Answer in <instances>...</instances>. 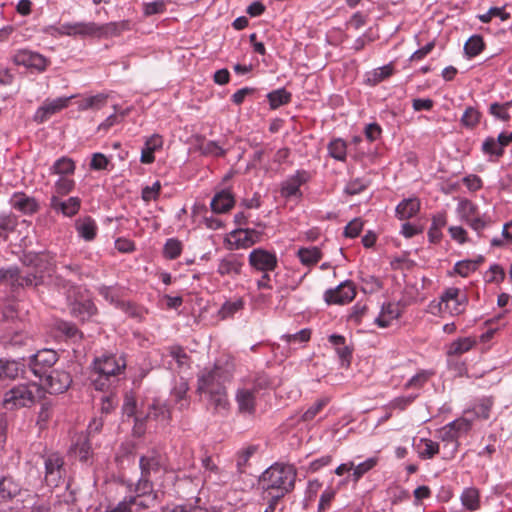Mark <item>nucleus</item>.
Masks as SVG:
<instances>
[{
    "label": "nucleus",
    "mask_w": 512,
    "mask_h": 512,
    "mask_svg": "<svg viewBox=\"0 0 512 512\" xmlns=\"http://www.w3.org/2000/svg\"><path fill=\"white\" fill-rule=\"evenodd\" d=\"M115 379L103 375L102 373H96L93 370L91 375V383L96 390L105 391L114 382Z\"/></svg>",
    "instance_id": "47"
},
{
    "label": "nucleus",
    "mask_w": 512,
    "mask_h": 512,
    "mask_svg": "<svg viewBox=\"0 0 512 512\" xmlns=\"http://www.w3.org/2000/svg\"><path fill=\"white\" fill-rule=\"evenodd\" d=\"M80 203L78 197H70L66 201H62L57 195H53L50 199V207L67 217L77 214L80 209Z\"/></svg>",
    "instance_id": "17"
},
{
    "label": "nucleus",
    "mask_w": 512,
    "mask_h": 512,
    "mask_svg": "<svg viewBox=\"0 0 512 512\" xmlns=\"http://www.w3.org/2000/svg\"><path fill=\"white\" fill-rule=\"evenodd\" d=\"M468 303V297L459 288L450 287L441 295L440 309L448 310L453 315L461 314Z\"/></svg>",
    "instance_id": "6"
},
{
    "label": "nucleus",
    "mask_w": 512,
    "mask_h": 512,
    "mask_svg": "<svg viewBox=\"0 0 512 512\" xmlns=\"http://www.w3.org/2000/svg\"><path fill=\"white\" fill-rule=\"evenodd\" d=\"M377 464L376 458H369L366 461L358 464L357 466L354 465L353 470V480L357 482L365 473H367L369 470H371L375 465Z\"/></svg>",
    "instance_id": "49"
},
{
    "label": "nucleus",
    "mask_w": 512,
    "mask_h": 512,
    "mask_svg": "<svg viewBox=\"0 0 512 512\" xmlns=\"http://www.w3.org/2000/svg\"><path fill=\"white\" fill-rule=\"evenodd\" d=\"M400 316V311L397 305L387 303L382 306L380 314L375 318V323L381 327L386 328L390 325L391 321Z\"/></svg>",
    "instance_id": "24"
},
{
    "label": "nucleus",
    "mask_w": 512,
    "mask_h": 512,
    "mask_svg": "<svg viewBox=\"0 0 512 512\" xmlns=\"http://www.w3.org/2000/svg\"><path fill=\"white\" fill-rule=\"evenodd\" d=\"M234 370L230 359L225 362L217 360L211 370H205L198 378L197 391L205 394L207 403L215 413H227L230 407L228 395L223 381L227 380Z\"/></svg>",
    "instance_id": "1"
},
{
    "label": "nucleus",
    "mask_w": 512,
    "mask_h": 512,
    "mask_svg": "<svg viewBox=\"0 0 512 512\" xmlns=\"http://www.w3.org/2000/svg\"><path fill=\"white\" fill-rule=\"evenodd\" d=\"M170 411L163 405L153 404L149 412L147 414V418H154L156 420H161L163 422H168L170 420Z\"/></svg>",
    "instance_id": "50"
},
{
    "label": "nucleus",
    "mask_w": 512,
    "mask_h": 512,
    "mask_svg": "<svg viewBox=\"0 0 512 512\" xmlns=\"http://www.w3.org/2000/svg\"><path fill=\"white\" fill-rule=\"evenodd\" d=\"M75 182L67 177H60L55 183V193L60 196L68 194L74 188Z\"/></svg>",
    "instance_id": "56"
},
{
    "label": "nucleus",
    "mask_w": 512,
    "mask_h": 512,
    "mask_svg": "<svg viewBox=\"0 0 512 512\" xmlns=\"http://www.w3.org/2000/svg\"><path fill=\"white\" fill-rule=\"evenodd\" d=\"M493 406L492 398L486 397L479 400V402L474 406L473 412L478 418L488 419L490 416V411Z\"/></svg>",
    "instance_id": "42"
},
{
    "label": "nucleus",
    "mask_w": 512,
    "mask_h": 512,
    "mask_svg": "<svg viewBox=\"0 0 512 512\" xmlns=\"http://www.w3.org/2000/svg\"><path fill=\"white\" fill-rule=\"evenodd\" d=\"M461 501L465 508L470 511H476L480 507L479 491L476 488H466L462 495Z\"/></svg>",
    "instance_id": "31"
},
{
    "label": "nucleus",
    "mask_w": 512,
    "mask_h": 512,
    "mask_svg": "<svg viewBox=\"0 0 512 512\" xmlns=\"http://www.w3.org/2000/svg\"><path fill=\"white\" fill-rule=\"evenodd\" d=\"M126 23H116L111 22L104 25H98L96 24V31L94 36L96 37H102V36H109V35H117L122 29H125Z\"/></svg>",
    "instance_id": "36"
},
{
    "label": "nucleus",
    "mask_w": 512,
    "mask_h": 512,
    "mask_svg": "<svg viewBox=\"0 0 512 512\" xmlns=\"http://www.w3.org/2000/svg\"><path fill=\"white\" fill-rule=\"evenodd\" d=\"M21 492V486L12 477L5 476L0 480V496L4 500H12Z\"/></svg>",
    "instance_id": "25"
},
{
    "label": "nucleus",
    "mask_w": 512,
    "mask_h": 512,
    "mask_svg": "<svg viewBox=\"0 0 512 512\" xmlns=\"http://www.w3.org/2000/svg\"><path fill=\"white\" fill-rule=\"evenodd\" d=\"M242 265V262L235 255H230L220 261L217 272L222 276L234 277L240 274Z\"/></svg>",
    "instance_id": "23"
},
{
    "label": "nucleus",
    "mask_w": 512,
    "mask_h": 512,
    "mask_svg": "<svg viewBox=\"0 0 512 512\" xmlns=\"http://www.w3.org/2000/svg\"><path fill=\"white\" fill-rule=\"evenodd\" d=\"M183 249L182 242L176 238H170L166 241L163 254L167 259H176L181 255Z\"/></svg>",
    "instance_id": "38"
},
{
    "label": "nucleus",
    "mask_w": 512,
    "mask_h": 512,
    "mask_svg": "<svg viewBox=\"0 0 512 512\" xmlns=\"http://www.w3.org/2000/svg\"><path fill=\"white\" fill-rule=\"evenodd\" d=\"M479 120L480 113L472 107H468L461 118L462 124L470 128L476 126Z\"/></svg>",
    "instance_id": "55"
},
{
    "label": "nucleus",
    "mask_w": 512,
    "mask_h": 512,
    "mask_svg": "<svg viewBox=\"0 0 512 512\" xmlns=\"http://www.w3.org/2000/svg\"><path fill=\"white\" fill-rule=\"evenodd\" d=\"M392 72L393 68L390 65H385L383 67L375 69L372 73H370L367 78V81L371 85H376L383 81L384 79L388 78L390 75H392Z\"/></svg>",
    "instance_id": "46"
},
{
    "label": "nucleus",
    "mask_w": 512,
    "mask_h": 512,
    "mask_svg": "<svg viewBox=\"0 0 512 512\" xmlns=\"http://www.w3.org/2000/svg\"><path fill=\"white\" fill-rule=\"evenodd\" d=\"M169 355L177 362L179 367L188 366L189 356L181 346L170 347Z\"/></svg>",
    "instance_id": "52"
},
{
    "label": "nucleus",
    "mask_w": 512,
    "mask_h": 512,
    "mask_svg": "<svg viewBox=\"0 0 512 512\" xmlns=\"http://www.w3.org/2000/svg\"><path fill=\"white\" fill-rule=\"evenodd\" d=\"M363 229V222L360 218L350 221L344 229V235L349 238L357 237Z\"/></svg>",
    "instance_id": "57"
},
{
    "label": "nucleus",
    "mask_w": 512,
    "mask_h": 512,
    "mask_svg": "<svg viewBox=\"0 0 512 512\" xmlns=\"http://www.w3.org/2000/svg\"><path fill=\"white\" fill-rule=\"evenodd\" d=\"M270 107L277 109L282 105L288 104L291 100V93L284 88L274 90L267 95Z\"/></svg>",
    "instance_id": "32"
},
{
    "label": "nucleus",
    "mask_w": 512,
    "mask_h": 512,
    "mask_svg": "<svg viewBox=\"0 0 512 512\" xmlns=\"http://www.w3.org/2000/svg\"><path fill=\"white\" fill-rule=\"evenodd\" d=\"M135 495L129 496L131 508L136 507L137 510L142 511L151 507L157 499V494L153 491L152 494H142L134 489Z\"/></svg>",
    "instance_id": "27"
},
{
    "label": "nucleus",
    "mask_w": 512,
    "mask_h": 512,
    "mask_svg": "<svg viewBox=\"0 0 512 512\" xmlns=\"http://www.w3.org/2000/svg\"><path fill=\"white\" fill-rule=\"evenodd\" d=\"M117 404L118 400L112 392L107 395H104L101 398V411L103 413L108 414L115 409Z\"/></svg>",
    "instance_id": "63"
},
{
    "label": "nucleus",
    "mask_w": 512,
    "mask_h": 512,
    "mask_svg": "<svg viewBox=\"0 0 512 512\" xmlns=\"http://www.w3.org/2000/svg\"><path fill=\"white\" fill-rule=\"evenodd\" d=\"M73 451L81 461H87L91 454V444L88 436L81 435L74 444Z\"/></svg>",
    "instance_id": "34"
},
{
    "label": "nucleus",
    "mask_w": 512,
    "mask_h": 512,
    "mask_svg": "<svg viewBox=\"0 0 512 512\" xmlns=\"http://www.w3.org/2000/svg\"><path fill=\"white\" fill-rule=\"evenodd\" d=\"M235 204V199L229 190H222L213 197L211 208L215 213H225Z\"/></svg>",
    "instance_id": "20"
},
{
    "label": "nucleus",
    "mask_w": 512,
    "mask_h": 512,
    "mask_svg": "<svg viewBox=\"0 0 512 512\" xmlns=\"http://www.w3.org/2000/svg\"><path fill=\"white\" fill-rule=\"evenodd\" d=\"M482 151L485 154L497 157H501L504 153V149L502 145L498 142V138L494 139L493 137H488L483 142Z\"/></svg>",
    "instance_id": "41"
},
{
    "label": "nucleus",
    "mask_w": 512,
    "mask_h": 512,
    "mask_svg": "<svg viewBox=\"0 0 512 512\" xmlns=\"http://www.w3.org/2000/svg\"><path fill=\"white\" fill-rule=\"evenodd\" d=\"M53 174L68 175L75 170L74 161L68 157L58 159L51 168Z\"/></svg>",
    "instance_id": "37"
},
{
    "label": "nucleus",
    "mask_w": 512,
    "mask_h": 512,
    "mask_svg": "<svg viewBox=\"0 0 512 512\" xmlns=\"http://www.w3.org/2000/svg\"><path fill=\"white\" fill-rule=\"evenodd\" d=\"M161 189V184L159 181L153 183L152 186H146L142 189V199L146 202L151 200H156Z\"/></svg>",
    "instance_id": "60"
},
{
    "label": "nucleus",
    "mask_w": 512,
    "mask_h": 512,
    "mask_svg": "<svg viewBox=\"0 0 512 512\" xmlns=\"http://www.w3.org/2000/svg\"><path fill=\"white\" fill-rule=\"evenodd\" d=\"M20 373L19 364L16 361L0 360V379L13 380Z\"/></svg>",
    "instance_id": "33"
},
{
    "label": "nucleus",
    "mask_w": 512,
    "mask_h": 512,
    "mask_svg": "<svg viewBox=\"0 0 512 512\" xmlns=\"http://www.w3.org/2000/svg\"><path fill=\"white\" fill-rule=\"evenodd\" d=\"M420 209L418 198H408L400 202L396 207V215L400 220L409 219L415 216Z\"/></svg>",
    "instance_id": "22"
},
{
    "label": "nucleus",
    "mask_w": 512,
    "mask_h": 512,
    "mask_svg": "<svg viewBox=\"0 0 512 512\" xmlns=\"http://www.w3.org/2000/svg\"><path fill=\"white\" fill-rule=\"evenodd\" d=\"M107 102V96L104 94H98L95 96L88 97L84 99L81 104L80 108L82 110L86 109H101Z\"/></svg>",
    "instance_id": "44"
},
{
    "label": "nucleus",
    "mask_w": 512,
    "mask_h": 512,
    "mask_svg": "<svg viewBox=\"0 0 512 512\" xmlns=\"http://www.w3.org/2000/svg\"><path fill=\"white\" fill-rule=\"evenodd\" d=\"M95 22H76V23H64L59 27H49L47 32L52 36L66 35V36H81L93 37L96 31Z\"/></svg>",
    "instance_id": "8"
},
{
    "label": "nucleus",
    "mask_w": 512,
    "mask_h": 512,
    "mask_svg": "<svg viewBox=\"0 0 512 512\" xmlns=\"http://www.w3.org/2000/svg\"><path fill=\"white\" fill-rule=\"evenodd\" d=\"M484 46L483 38L479 35H473L466 41L464 51L469 57H475L483 51Z\"/></svg>",
    "instance_id": "35"
},
{
    "label": "nucleus",
    "mask_w": 512,
    "mask_h": 512,
    "mask_svg": "<svg viewBox=\"0 0 512 512\" xmlns=\"http://www.w3.org/2000/svg\"><path fill=\"white\" fill-rule=\"evenodd\" d=\"M440 438L444 442L453 443L454 450L458 447V435L456 434L455 430L451 425L448 423L444 427H442L439 431Z\"/></svg>",
    "instance_id": "53"
},
{
    "label": "nucleus",
    "mask_w": 512,
    "mask_h": 512,
    "mask_svg": "<svg viewBox=\"0 0 512 512\" xmlns=\"http://www.w3.org/2000/svg\"><path fill=\"white\" fill-rule=\"evenodd\" d=\"M346 143L341 139H335L328 146L329 154L336 160L344 161L346 158Z\"/></svg>",
    "instance_id": "39"
},
{
    "label": "nucleus",
    "mask_w": 512,
    "mask_h": 512,
    "mask_svg": "<svg viewBox=\"0 0 512 512\" xmlns=\"http://www.w3.org/2000/svg\"><path fill=\"white\" fill-rule=\"evenodd\" d=\"M311 331L309 329H302L295 334H286L282 338L287 342H307L310 340Z\"/></svg>",
    "instance_id": "62"
},
{
    "label": "nucleus",
    "mask_w": 512,
    "mask_h": 512,
    "mask_svg": "<svg viewBox=\"0 0 512 512\" xmlns=\"http://www.w3.org/2000/svg\"><path fill=\"white\" fill-rule=\"evenodd\" d=\"M200 151L203 155L214 157H223L226 154V150L216 141H207L201 144Z\"/></svg>",
    "instance_id": "40"
},
{
    "label": "nucleus",
    "mask_w": 512,
    "mask_h": 512,
    "mask_svg": "<svg viewBox=\"0 0 512 512\" xmlns=\"http://www.w3.org/2000/svg\"><path fill=\"white\" fill-rule=\"evenodd\" d=\"M415 449L421 459H431L439 453V444L427 438H421L415 444Z\"/></svg>",
    "instance_id": "26"
},
{
    "label": "nucleus",
    "mask_w": 512,
    "mask_h": 512,
    "mask_svg": "<svg viewBox=\"0 0 512 512\" xmlns=\"http://www.w3.org/2000/svg\"><path fill=\"white\" fill-rule=\"evenodd\" d=\"M367 311L368 305L366 303L358 302L353 306L349 319L354 321L356 324H359Z\"/></svg>",
    "instance_id": "61"
},
{
    "label": "nucleus",
    "mask_w": 512,
    "mask_h": 512,
    "mask_svg": "<svg viewBox=\"0 0 512 512\" xmlns=\"http://www.w3.org/2000/svg\"><path fill=\"white\" fill-rule=\"evenodd\" d=\"M163 145L162 137L155 134L149 137L141 151V162L144 164L153 163L155 160L154 152Z\"/></svg>",
    "instance_id": "21"
},
{
    "label": "nucleus",
    "mask_w": 512,
    "mask_h": 512,
    "mask_svg": "<svg viewBox=\"0 0 512 512\" xmlns=\"http://www.w3.org/2000/svg\"><path fill=\"white\" fill-rule=\"evenodd\" d=\"M327 404L326 399H320L316 403H314L311 407H309L304 414L302 415L303 421H311L316 415L325 407Z\"/></svg>",
    "instance_id": "59"
},
{
    "label": "nucleus",
    "mask_w": 512,
    "mask_h": 512,
    "mask_svg": "<svg viewBox=\"0 0 512 512\" xmlns=\"http://www.w3.org/2000/svg\"><path fill=\"white\" fill-rule=\"evenodd\" d=\"M243 306L244 302L242 299H237L235 301H227L222 305L219 314L223 319L232 317L235 313L243 309Z\"/></svg>",
    "instance_id": "43"
},
{
    "label": "nucleus",
    "mask_w": 512,
    "mask_h": 512,
    "mask_svg": "<svg viewBox=\"0 0 512 512\" xmlns=\"http://www.w3.org/2000/svg\"><path fill=\"white\" fill-rule=\"evenodd\" d=\"M139 468L141 473L136 490L142 494H152L154 482L160 480L166 472L162 456L156 451L142 455L139 459Z\"/></svg>",
    "instance_id": "3"
},
{
    "label": "nucleus",
    "mask_w": 512,
    "mask_h": 512,
    "mask_svg": "<svg viewBox=\"0 0 512 512\" xmlns=\"http://www.w3.org/2000/svg\"><path fill=\"white\" fill-rule=\"evenodd\" d=\"M71 313L81 319H89L96 313V307L86 291L80 286L70 285L66 292Z\"/></svg>",
    "instance_id": "5"
},
{
    "label": "nucleus",
    "mask_w": 512,
    "mask_h": 512,
    "mask_svg": "<svg viewBox=\"0 0 512 512\" xmlns=\"http://www.w3.org/2000/svg\"><path fill=\"white\" fill-rule=\"evenodd\" d=\"M45 481L50 487H57L65 474L64 460L58 453L45 456Z\"/></svg>",
    "instance_id": "7"
},
{
    "label": "nucleus",
    "mask_w": 512,
    "mask_h": 512,
    "mask_svg": "<svg viewBox=\"0 0 512 512\" xmlns=\"http://www.w3.org/2000/svg\"><path fill=\"white\" fill-rule=\"evenodd\" d=\"M96 373H102L103 375L109 376L113 379L117 375L123 372L126 367V361L122 357H116L115 355H103L96 358L93 362Z\"/></svg>",
    "instance_id": "11"
},
{
    "label": "nucleus",
    "mask_w": 512,
    "mask_h": 512,
    "mask_svg": "<svg viewBox=\"0 0 512 512\" xmlns=\"http://www.w3.org/2000/svg\"><path fill=\"white\" fill-rule=\"evenodd\" d=\"M476 340L472 337L459 338L453 341L447 351L449 356H458L468 352L474 345Z\"/></svg>",
    "instance_id": "29"
},
{
    "label": "nucleus",
    "mask_w": 512,
    "mask_h": 512,
    "mask_svg": "<svg viewBox=\"0 0 512 512\" xmlns=\"http://www.w3.org/2000/svg\"><path fill=\"white\" fill-rule=\"evenodd\" d=\"M356 295L355 286L351 281H345L335 289H329L324 294L328 304H345L354 299Z\"/></svg>",
    "instance_id": "12"
},
{
    "label": "nucleus",
    "mask_w": 512,
    "mask_h": 512,
    "mask_svg": "<svg viewBox=\"0 0 512 512\" xmlns=\"http://www.w3.org/2000/svg\"><path fill=\"white\" fill-rule=\"evenodd\" d=\"M94 512H132L129 497L124 498L117 505H108L106 507L98 506Z\"/></svg>",
    "instance_id": "48"
},
{
    "label": "nucleus",
    "mask_w": 512,
    "mask_h": 512,
    "mask_svg": "<svg viewBox=\"0 0 512 512\" xmlns=\"http://www.w3.org/2000/svg\"><path fill=\"white\" fill-rule=\"evenodd\" d=\"M13 62L16 65L34 68L40 72L44 71L48 64V60L44 56L30 50H19L13 56Z\"/></svg>",
    "instance_id": "14"
},
{
    "label": "nucleus",
    "mask_w": 512,
    "mask_h": 512,
    "mask_svg": "<svg viewBox=\"0 0 512 512\" xmlns=\"http://www.w3.org/2000/svg\"><path fill=\"white\" fill-rule=\"evenodd\" d=\"M119 307L128 316L138 319V320H142V318L146 312L143 308H141L131 302H121V303H119Z\"/></svg>",
    "instance_id": "51"
},
{
    "label": "nucleus",
    "mask_w": 512,
    "mask_h": 512,
    "mask_svg": "<svg viewBox=\"0 0 512 512\" xmlns=\"http://www.w3.org/2000/svg\"><path fill=\"white\" fill-rule=\"evenodd\" d=\"M236 402L241 414H253L255 412V393L252 389H238L236 393Z\"/></svg>",
    "instance_id": "18"
},
{
    "label": "nucleus",
    "mask_w": 512,
    "mask_h": 512,
    "mask_svg": "<svg viewBox=\"0 0 512 512\" xmlns=\"http://www.w3.org/2000/svg\"><path fill=\"white\" fill-rule=\"evenodd\" d=\"M308 179V172L304 170L297 171L293 176L282 183L281 195L286 198L301 195L300 186L306 183Z\"/></svg>",
    "instance_id": "15"
},
{
    "label": "nucleus",
    "mask_w": 512,
    "mask_h": 512,
    "mask_svg": "<svg viewBox=\"0 0 512 512\" xmlns=\"http://www.w3.org/2000/svg\"><path fill=\"white\" fill-rule=\"evenodd\" d=\"M70 98H57L52 101H46L39 107L34 115V120L37 123H43L48 120L52 115L67 107Z\"/></svg>",
    "instance_id": "16"
},
{
    "label": "nucleus",
    "mask_w": 512,
    "mask_h": 512,
    "mask_svg": "<svg viewBox=\"0 0 512 512\" xmlns=\"http://www.w3.org/2000/svg\"><path fill=\"white\" fill-rule=\"evenodd\" d=\"M249 263L260 272H271L277 267V257L274 253H271L264 249H254L249 254Z\"/></svg>",
    "instance_id": "13"
},
{
    "label": "nucleus",
    "mask_w": 512,
    "mask_h": 512,
    "mask_svg": "<svg viewBox=\"0 0 512 512\" xmlns=\"http://www.w3.org/2000/svg\"><path fill=\"white\" fill-rule=\"evenodd\" d=\"M454 270L462 277H467L471 272L475 271V265L470 260H462L455 264Z\"/></svg>",
    "instance_id": "64"
},
{
    "label": "nucleus",
    "mask_w": 512,
    "mask_h": 512,
    "mask_svg": "<svg viewBox=\"0 0 512 512\" xmlns=\"http://www.w3.org/2000/svg\"><path fill=\"white\" fill-rule=\"evenodd\" d=\"M44 388L36 383L18 384L6 391L3 406L8 410L29 407L44 396Z\"/></svg>",
    "instance_id": "4"
},
{
    "label": "nucleus",
    "mask_w": 512,
    "mask_h": 512,
    "mask_svg": "<svg viewBox=\"0 0 512 512\" xmlns=\"http://www.w3.org/2000/svg\"><path fill=\"white\" fill-rule=\"evenodd\" d=\"M449 424L454 428L458 437L468 433L472 426L471 420L467 418H459Z\"/></svg>",
    "instance_id": "58"
},
{
    "label": "nucleus",
    "mask_w": 512,
    "mask_h": 512,
    "mask_svg": "<svg viewBox=\"0 0 512 512\" xmlns=\"http://www.w3.org/2000/svg\"><path fill=\"white\" fill-rule=\"evenodd\" d=\"M296 476V469L292 465L276 463L262 473L260 484L265 494L279 501L294 489Z\"/></svg>",
    "instance_id": "2"
},
{
    "label": "nucleus",
    "mask_w": 512,
    "mask_h": 512,
    "mask_svg": "<svg viewBox=\"0 0 512 512\" xmlns=\"http://www.w3.org/2000/svg\"><path fill=\"white\" fill-rule=\"evenodd\" d=\"M433 375L432 371L422 370L414 375L406 384L405 389L415 388L420 389Z\"/></svg>",
    "instance_id": "45"
},
{
    "label": "nucleus",
    "mask_w": 512,
    "mask_h": 512,
    "mask_svg": "<svg viewBox=\"0 0 512 512\" xmlns=\"http://www.w3.org/2000/svg\"><path fill=\"white\" fill-rule=\"evenodd\" d=\"M11 206L25 214H32L38 210V204L33 197L25 193H15L10 199Z\"/></svg>",
    "instance_id": "19"
},
{
    "label": "nucleus",
    "mask_w": 512,
    "mask_h": 512,
    "mask_svg": "<svg viewBox=\"0 0 512 512\" xmlns=\"http://www.w3.org/2000/svg\"><path fill=\"white\" fill-rule=\"evenodd\" d=\"M44 387L51 394L65 392L72 383V378L68 372L61 369H53L41 379Z\"/></svg>",
    "instance_id": "10"
},
{
    "label": "nucleus",
    "mask_w": 512,
    "mask_h": 512,
    "mask_svg": "<svg viewBox=\"0 0 512 512\" xmlns=\"http://www.w3.org/2000/svg\"><path fill=\"white\" fill-rule=\"evenodd\" d=\"M76 229L82 238L91 241L96 236L97 226L92 218L86 217L76 222Z\"/></svg>",
    "instance_id": "28"
},
{
    "label": "nucleus",
    "mask_w": 512,
    "mask_h": 512,
    "mask_svg": "<svg viewBox=\"0 0 512 512\" xmlns=\"http://www.w3.org/2000/svg\"><path fill=\"white\" fill-rule=\"evenodd\" d=\"M300 262L305 266L316 264L321 258L322 253L318 247L300 248L297 252Z\"/></svg>",
    "instance_id": "30"
},
{
    "label": "nucleus",
    "mask_w": 512,
    "mask_h": 512,
    "mask_svg": "<svg viewBox=\"0 0 512 512\" xmlns=\"http://www.w3.org/2000/svg\"><path fill=\"white\" fill-rule=\"evenodd\" d=\"M505 272L500 265L494 264L485 275L487 283H499L504 280Z\"/></svg>",
    "instance_id": "54"
},
{
    "label": "nucleus",
    "mask_w": 512,
    "mask_h": 512,
    "mask_svg": "<svg viewBox=\"0 0 512 512\" xmlns=\"http://www.w3.org/2000/svg\"><path fill=\"white\" fill-rule=\"evenodd\" d=\"M58 361V354L52 349H43L32 356L30 366L35 376L42 379L44 374L53 370Z\"/></svg>",
    "instance_id": "9"
}]
</instances>
